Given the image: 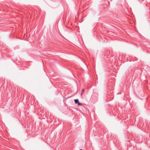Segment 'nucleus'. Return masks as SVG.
Listing matches in <instances>:
<instances>
[{"mask_svg": "<svg viewBox=\"0 0 150 150\" xmlns=\"http://www.w3.org/2000/svg\"><path fill=\"white\" fill-rule=\"evenodd\" d=\"M74 102H75V104H78V103L79 102V100H78V99H75L74 100Z\"/></svg>", "mask_w": 150, "mask_h": 150, "instance_id": "1", "label": "nucleus"}, {"mask_svg": "<svg viewBox=\"0 0 150 150\" xmlns=\"http://www.w3.org/2000/svg\"><path fill=\"white\" fill-rule=\"evenodd\" d=\"M78 105H82V104L81 103H80L79 102L78 104Z\"/></svg>", "mask_w": 150, "mask_h": 150, "instance_id": "2", "label": "nucleus"}, {"mask_svg": "<svg viewBox=\"0 0 150 150\" xmlns=\"http://www.w3.org/2000/svg\"><path fill=\"white\" fill-rule=\"evenodd\" d=\"M84 91V89H83V90H82V93H83V92ZM82 93H81V95H82Z\"/></svg>", "mask_w": 150, "mask_h": 150, "instance_id": "3", "label": "nucleus"}]
</instances>
